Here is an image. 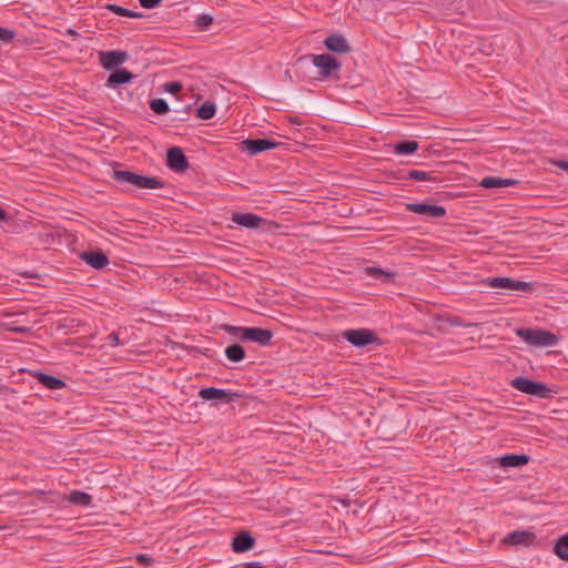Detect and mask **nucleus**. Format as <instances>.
Listing matches in <instances>:
<instances>
[{"instance_id":"nucleus-9","label":"nucleus","mask_w":568,"mask_h":568,"mask_svg":"<svg viewBox=\"0 0 568 568\" xmlns=\"http://www.w3.org/2000/svg\"><path fill=\"white\" fill-rule=\"evenodd\" d=\"M166 165L175 172H183L189 168L187 159L182 149L172 146L168 150Z\"/></svg>"},{"instance_id":"nucleus-41","label":"nucleus","mask_w":568,"mask_h":568,"mask_svg":"<svg viewBox=\"0 0 568 568\" xmlns=\"http://www.w3.org/2000/svg\"><path fill=\"white\" fill-rule=\"evenodd\" d=\"M8 220V214L7 212L0 207V221H7Z\"/></svg>"},{"instance_id":"nucleus-39","label":"nucleus","mask_w":568,"mask_h":568,"mask_svg":"<svg viewBox=\"0 0 568 568\" xmlns=\"http://www.w3.org/2000/svg\"><path fill=\"white\" fill-rule=\"evenodd\" d=\"M551 163L554 165H556L557 168L568 172V161H565V160H554Z\"/></svg>"},{"instance_id":"nucleus-15","label":"nucleus","mask_w":568,"mask_h":568,"mask_svg":"<svg viewBox=\"0 0 568 568\" xmlns=\"http://www.w3.org/2000/svg\"><path fill=\"white\" fill-rule=\"evenodd\" d=\"M81 258L95 270H102L109 264L108 256L101 251L83 252Z\"/></svg>"},{"instance_id":"nucleus-31","label":"nucleus","mask_w":568,"mask_h":568,"mask_svg":"<svg viewBox=\"0 0 568 568\" xmlns=\"http://www.w3.org/2000/svg\"><path fill=\"white\" fill-rule=\"evenodd\" d=\"M196 23L200 29L207 30L213 23V17L210 14L197 16Z\"/></svg>"},{"instance_id":"nucleus-24","label":"nucleus","mask_w":568,"mask_h":568,"mask_svg":"<svg viewBox=\"0 0 568 568\" xmlns=\"http://www.w3.org/2000/svg\"><path fill=\"white\" fill-rule=\"evenodd\" d=\"M68 500L74 505L90 506L92 504V496L81 490H72L69 494Z\"/></svg>"},{"instance_id":"nucleus-10","label":"nucleus","mask_w":568,"mask_h":568,"mask_svg":"<svg viewBox=\"0 0 568 568\" xmlns=\"http://www.w3.org/2000/svg\"><path fill=\"white\" fill-rule=\"evenodd\" d=\"M199 396L204 400H217L221 403H231L237 395L230 390L215 387L202 388Z\"/></svg>"},{"instance_id":"nucleus-7","label":"nucleus","mask_w":568,"mask_h":568,"mask_svg":"<svg viewBox=\"0 0 568 568\" xmlns=\"http://www.w3.org/2000/svg\"><path fill=\"white\" fill-rule=\"evenodd\" d=\"M406 210L432 219H440L446 214L444 206L427 203H407Z\"/></svg>"},{"instance_id":"nucleus-35","label":"nucleus","mask_w":568,"mask_h":568,"mask_svg":"<svg viewBox=\"0 0 568 568\" xmlns=\"http://www.w3.org/2000/svg\"><path fill=\"white\" fill-rule=\"evenodd\" d=\"M513 291L531 292L532 284L524 281H515Z\"/></svg>"},{"instance_id":"nucleus-2","label":"nucleus","mask_w":568,"mask_h":568,"mask_svg":"<svg viewBox=\"0 0 568 568\" xmlns=\"http://www.w3.org/2000/svg\"><path fill=\"white\" fill-rule=\"evenodd\" d=\"M516 335L519 336L525 343L535 347H550L557 344V337L551 332L545 329L534 328H517Z\"/></svg>"},{"instance_id":"nucleus-37","label":"nucleus","mask_w":568,"mask_h":568,"mask_svg":"<svg viewBox=\"0 0 568 568\" xmlns=\"http://www.w3.org/2000/svg\"><path fill=\"white\" fill-rule=\"evenodd\" d=\"M162 0H139L140 4L145 9L155 8Z\"/></svg>"},{"instance_id":"nucleus-34","label":"nucleus","mask_w":568,"mask_h":568,"mask_svg":"<svg viewBox=\"0 0 568 568\" xmlns=\"http://www.w3.org/2000/svg\"><path fill=\"white\" fill-rule=\"evenodd\" d=\"M164 91L175 94L182 89V84L179 81L166 82L163 87Z\"/></svg>"},{"instance_id":"nucleus-19","label":"nucleus","mask_w":568,"mask_h":568,"mask_svg":"<svg viewBox=\"0 0 568 568\" xmlns=\"http://www.w3.org/2000/svg\"><path fill=\"white\" fill-rule=\"evenodd\" d=\"M518 184L517 180L513 179H501L496 176H487L484 178L480 182V185L486 189L493 187H508Z\"/></svg>"},{"instance_id":"nucleus-1","label":"nucleus","mask_w":568,"mask_h":568,"mask_svg":"<svg viewBox=\"0 0 568 568\" xmlns=\"http://www.w3.org/2000/svg\"><path fill=\"white\" fill-rule=\"evenodd\" d=\"M112 179L120 184L136 189H160L163 182L154 176H145L131 171L114 170Z\"/></svg>"},{"instance_id":"nucleus-12","label":"nucleus","mask_w":568,"mask_h":568,"mask_svg":"<svg viewBox=\"0 0 568 568\" xmlns=\"http://www.w3.org/2000/svg\"><path fill=\"white\" fill-rule=\"evenodd\" d=\"M324 45L327 50L339 54L348 53L352 50L347 39L341 33H333L326 37Z\"/></svg>"},{"instance_id":"nucleus-21","label":"nucleus","mask_w":568,"mask_h":568,"mask_svg":"<svg viewBox=\"0 0 568 568\" xmlns=\"http://www.w3.org/2000/svg\"><path fill=\"white\" fill-rule=\"evenodd\" d=\"M529 462V457L525 454L515 455L509 454L500 458V464L504 467H520Z\"/></svg>"},{"instance_id":"nucleus-4","label":"nucleus","mask_w":568,"mask_h":568,"mask_svg":"<svg viewBox=\"0 0 568 568\" xmlns=\"http://www.w3.org/2000/svg\"><path fill=\"white\" fill-rule=\"evenodd\" d=\"M510 385L521 393L536 396L538 398H549L552 390L545 384L535 382L525 377H516L510 382Z\"/></svg>"},{"instance_id":"nucleus-14","label":"nucleus","mask_w":568,"mask_h":568,"mask_svg":"<svg viewBox=\"0 0 568 568\" xmlns=\"http://www.w3.org/2000/svg\"><path fill=\"white\" fill-rule=\"evenodd\" d=\"M255 545V538L247 531L237 534L232 540V550L236 554L245 552Z\"/></svg>"},{"instance_id":"nucleus-13","label":"nucleus","mask_w":568,"mask_h":568,"mask_svg":"<svg viewBox=\"0 0 568 568\" xmlns=\"http://www.w3.org/2000/svg\"><path fill=\"white\" fill-rule=\"evenodd\" d=\"M231 221L241 227L248 230L257 229L263 222V217L254 213H240L235 212L231 216Z\"/></svg>"},{"instance_id":"nucleus-26","label":"nucleus","mask_w":568,"mask_h":568,"mask_svg":"<svg viewBox=\"0 0 568 568\" xmlns=\"http://www.w3.org/2000/svg\"><path fill=\"white\" fill-rule=\"evenodd\" d=\"M554 552L562 560L568 561V532L561 536L555 544Z\"/></svg>"},{"instance_id":"nucleus-36","label":"nucleus","mask_w":568,"mask_h":568,"mask_svg":"<svg viewBox=\"0 0 568 568\" xmlns=\"http://www.w3.org/2000/svg\"><path fill=\"white\" fill-rule=\"evenodd\" d=\"M136 561L144 566H151L153 562V558L148 554H141L136 556Z\"/></svg>"},{"instance_id":"nucleus-40","label":"nucleus","mask_w":568,"mask_h":568,"mask_svg":"<svg viewBox=\"0 0 568 568\" xmlns=\"http://www.w3.org/2000/svg\"><path fill=\"white\" fill-rule=\"evenodd\" d=\"M242 568H264V566L258 561H250L244 564Z\"/></svg>"},{"instance_id":"nucleus-16","label":"nucleus","mask_w":568,"mask_h":568,"mask_svg":"<svg viewBox=\"0 0 568 568\" xmlns=\"http://www.w3.org/2000/svg\"><path fill=\"white\" fill-rule=\"evenodd\" d=\"M536 539L534 532L528 530H515L507 535L505 541L514 546H529Z\"/></svg>"},{"instance_id":"nucleus-5","label":"nucleus","mask_w":568,"mask_h":568,"mask_svg":"<svg viewBox=\"0 0 568 568\" xmlns=\"http://www.w3.org/2000/svg\"><path fill=\"white\" fill-rule=\"evenodd\" d=\"M342 337L355 347H365L378 341L374 332L368 328L346 329L342 333Z\"/></svg>"},{"instance_id":"nucleus-42","label":"nucleus","mask_w":568,"mask_h":568,"mask_svg":"<svg viewBox=\"0 0 568 568\" xmlns=\"http://www.w3.org/2000/svg\"><path fill=\"white\" fill-rule=\"evenodd\" d=\"M14 332H19V333H22V332H27V328L24 327H17L13 329Z\"/></svg>"},{"instance_id":"nucleus-30","label":"nucleus","mask_w":568,"mask_h":568,"mask_svg":"<svg viewBox=\"0 0 568 568\" xmlns=\"http://www.w3.org/2000/svg\"><path fill=\"white\" fill-rule=\"evenodd\" d=\"M150 108L156 114H165L170 110L168 102L160 98L152 100L150 102Z\"/></svg>"},{"instance_id":"nucleus-27","label":"nucleus","mask_w":568,"mask_h":568,"mask_svg":"<svg viewBox=\"0 0 568 568\" xmlns=\"http://www.w3.org/2000/svg\"><path fill=\"white\" fill-rule=\"evenodd\" d=\"M396 154H412L418 150V143L414 140H405L395 144Z\"/></svg>"},{"instance_id":"nucleus-29","label":"nucleus","mask_w":568,"mask_h":568,"mask_svg":"<svg viewBox=\"0 0 568 568\" xmlns=\"http://www.w3.org/2000/svg\"><path fill=\"white\" fill-rule=\"evenodd\" d=\"M216 112V108L213 103L205 102L202 105L199 106L196 111L197 118L202 120H210L214 116Z\"/></svg>"},{"instance_id":"nucleus-3","label":"nucleus","mask_w":568,"mask_h":568,"mask_svg":"<svg viewBox=\"0 0 568 568\" xmlns=\"http://www.w3.org/2000/svg\"><path fill=\"white\" fill-rule=\"evenodd\" d=\"M311 60L314 67L318 69V74L322 79L338 78L342 64L341 62L331 54H312Z\"/></svg>"},{"instance_id":"nucleus-6","label":"nucleus","mask_w":568,"mask_h":568,"mask_svg":"<svg viewBox=\"0 0 568 568\" xmlns=\"http://www.w3.org/2000/svg\"><path fill=\"white\" fill-rule=\"evenodd\" d=\"M281 143L270 139H246L241 142V151L251 155L276 149Z\"/></svg>"},{"instance_id":"nucleus-33","label":"nucleus","mask_w":568,"mask_h":568,"mask_svg":"<svg viewBox=\"0 0 568 568\" xmlns=\"http://www.w3.org/2000/svg\"><path fill=\"white\" fill-rule=\"evenodd\" d=\"M16 37L14 31L0 27V41L3 43L11 42Z\"/></svg>"},{"instance_id":"nucleus-22","label":"nucleus","mask_w":568,"mask_h":568,"mask_svg":"<svg viewBox=\"0 0 568 568\" xmlns=\"http://www.w3.org/2000/svg\"><path fill=\"white\" fill-rule=\"evenodd\" d=\"M514 282H515V280H513V278L501 277V276L487 278V284L489 287L507 290V291H513Z\"/></svg>"},{"instance_id":"nucleus-20","label":"nucleus","mask_w":568,"mask_h":568,"mask_svg":"<svg viewBox=\"0 0 568 568\" xmlns=\"http://www.w3.org/2000/svg\"><path fill=\"white\" fill-rule=\"evenodd\" d=\"M365 273L367 276H371L375 280L381 281L382 283H390L394 282L396 274L393 272L384 271L379 267L369 266L365 268Z\"/></svg>"},{"instance_id":"nucleus-25","label":"nucleus","mask_w":568,"mask_h":568,"mask_svg":"<svg viewBox=\"0 0 568 568\" xmlns=\"http://www.w3.org/2000/svg\"><path fill=\"white\" fill-rule=\"evenodd\" d=\"M405 178L417 180V181H430V182H437L438 179L435 176L432 172L422 171V170H408L406 171Z\"/></svg>"},{"instance_id":"nucleus-8","label":"nucleus","mask_w":568,"mask_h":568,"mask_svg":"<svg viewBox=\"0 0 568 568\" xmlns=\"http://www.w3.org/2000/svg\"><path fill=\"white\" fill-rule=\"evenodd\" d=\"M273 332L261 327H246L242 335V341L254 342L261 346L271 344Z\"/></svg>"},{"instance_id":"nucleus-11","label":"nucleus","mask_w":568,"mask_h":568,"mask_svg":"<svg viewBox=\"0 0 568 568\" xmlns=\"http://www.w3.org/2000/svg\"><path fill=\"white\" fill-rule=\"evenodd\" d=\"M128 60V53L125 51H101L100 62L105 70H113L120 64Z\"/></svg>"},{"instance_id":"nucleus-38","label":"nucleus","mask_w":568,"mask_h":568,"mask_svg":"<svg viewBox=\"0 0 568 568\" xmlns=\"http://www.w3.org/2000/svg\"><path fill=\"white\" fill-rule=\"evenodd\" d=\"M106 341L112 346H118L120 344L119 341V334L115 332H112L108 335Z\"/></svg>"},{"instance_id":"nucleus-28","label":"nucleus","mask_w":568,"mask_h":568,"mask_svg":"<svg viewBox=\"0 0 568 568\" xmlns=\"http://www.w3.org/2000/svg\"><path fill=\"white\" fill-rule=\"evenodd\" d=\"M104 8L118 16H121V17H129V18H142L143 17V13H141V12L132 11V10H129V9L118 6V4L108 3V4H105Z\"/></svg>"},{"instance_id":"nucleus-18","label":"nucleus","mask_w":568,"mask_h":568,"mask_svg":"<svg viewBox=\"0 0 568 568\" xmlns=\"http://www.w3.org/2000/svg\"><path fill=\"white\" fill-rule=\"evenodd\" d=\"M133 79V74L126 69L114 70L106 80L108 88H116L120 84L129 83Z\"/></svg>"},{"instance_id":"nucleus-17","label":"nucleus","mask_w":568,"mask_h":568,"mask_svg":"<svg viewBox=\"0 0 568 568\" xmlns=\"http://www.w3.org/2000/svg\"><path fill=\"white\" fill-rule=\"evenodd\" d=\"M33 376L38 383L51 390H58L65 386V382L61 378L45 374L43 372H36Z\"/></svg>"},{"instance_id":"nucleus-23","label":"nucleus","mask_w":568,"mask_h":568,"mask_svg":"<svg viewBox=\"0 0 568 568\" xmlns=\"http://www.w3.org/2000/svg\"><path fill=\"white\" fill-rule=\"evenodd\" d=\"M225 356L232 363H239L244 359L245 351L240 344H232L225 348Z\"/></svg>"},{"instance_id":"nucleus-32","label":"nucleus","mask_w":568,"mask_h":568,"mask_svg":"<svg viewBox=\"0 0 568 568\" xmlns=\"http://www.w3.org/2000/svg\"><path fill=\"white\" fill-rule=\"evenodd\" d=\"M224 331L227 332L230 335H232L235 338H239L242 341V335L246 327L242 326H234V325H224Z\"/></svg>"}]
</instances>
